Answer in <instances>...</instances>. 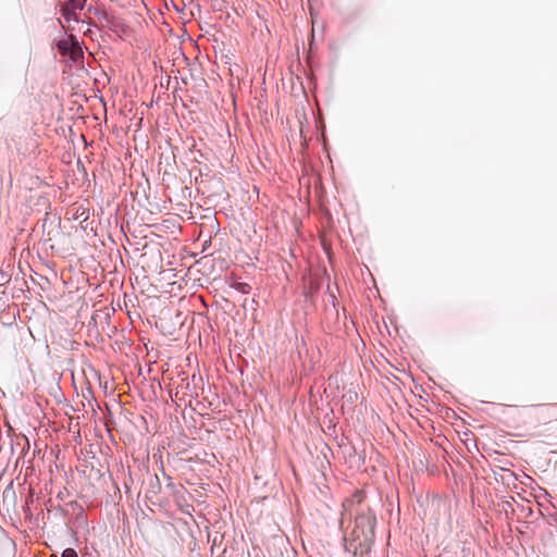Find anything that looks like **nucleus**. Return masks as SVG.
Wrapping results in <instances>:
<instances>
[{"label": "nucleus", "instance_id": "f257e3e1", "mask_svg": "<svg viewBox=\"0 0 557 557\" xmlns=\"http://www.w3.org/2000/svg\"><path fill=\"white\" fill-rule=\"evenodd\" d=\"M375 527L376 516L371 509L357 515L350 546H354L355 550H369L375 541Z\"/></svg>", "mask_w": 557, "mask_h": 557}, {"label": "nucleus", "instance_id": "f03ea898", "mask_svg": "<svg viewBox=\"0 0 557 557\" xmlns=\"http://www.w3.org/2000/svg\"><path fill=\"white\" fill-rule=\"evenodd\" d=\"M57 48L62 55H70L74 61L83 57L82 47L77 38L71 35L67 39L59 40Z\"/></svg>", "mask_w": 557, "mask_h": 557}, {"label": "nucleus", "instance_id": "7ed1b4c3", "mask_svg": "<svg viewBox=\"0 0 557 557\" xmlns=\"http://www.w3.org/2000/svg\"><path fill=\"white\" fill-rule=\"evenodd\" d=\"M69 506L73 509L75 515L73 521L74 527L76 529L86 530L88 528V520L84 508L77 502H70Z\"/></svg>", "mask_w": 557, "mask_h": 557}, {"label": "nucleus", "instance_id": "20e7f679", "mask_svg": "<svg viewBox=\"0 0 557 557\" xmlns=\"http://www.w3.org/2000/svg\"><path fill=\"white\" fill-rule=\"evenodd\" d=\"M62 16L63 18L66 21V22H78V16L77 14L75 13V10L69 8V7H65L63 10H62Z\"/></svg>", "mask_w": 557, "mask_h": 557}, {"label": "nucleus", "instance_id": "39448f33", "mask_svg": "<svg viewBox=\"0 0 557 557\" xmlns=\"http://www.w3.org/2000/svg\"><path fill=\"white\" fill-rule=\"evenodd\" d=\"M221 540H222V536H220V541ZM211 541H212L211 555H216V557H221L226 552V548L219 550V544H218L219 536L218 535H214Z\"/></svg>", "mask_w": 557, "mask_h": 557}, {"label": "nucleus", "instance_id": "423d86ee", "mask_svg": "<svg viewBox=\"0 0 557 557\" xmlns=\"http://www.w3.org/2000/svg\"><path fill=\"white\" fill-rule=\"evenodd\" d=\"M87 0H66V7L73 10H83Z\"/></svg>", "mask_w": 557, "mask_h": 557}, {"label": "nucleus", "instance_id": "0eeeda50", "mask_svg": "<svg viewBox=\"0 0 557 557\" xmlns=\"http://www.w3.org/2000/svg\"><path fill=\"white\" fill-rule=\"evenodd\" d=\"M234 288L242 294H248L250 290V286L247 283H236Z\"/></svg>", "mask_w": 557, "mask_h": 557}, {"label": "nucleus", "instance_id": "6e6552de", "mask_svg": "<svg viewBox=\"0 0 557 557\" xmlns=\"http://www.w3.org/2000/svg\"><path fill=\"white\" fill-rule=\"evenodd\" d=\"M61 557H78V554L74 548H65L62 552Z\"/></svg>", "mask_w": 557, "mask_h": 557}, {"label": "nucleus", "instance_id": "1a4fd4ad", "mask_svg": "<svg viewBox=\"0 0 557 557\" xmlns=\"http://www.w3.org/2000/svg\"><path fill=\"white\" fill-rule=\"evenodd\" d=\"M508 507H511V503H510V502H504V503H503V508H504V510H505L506 512H507V510H508Z\"/></svg>", "mask_w": 557, "mask_h": 557}, {"label": "nucleus", "instance_id": "9d476101", "mask_svg": "<svg viewBox=\"0 0 557 557\" xmlns=\"http://www.w3.org/2000/svg\"><path fill=\"white\" fill-rule=\"evenodd\" d=\"M356 398H357V393L349 392V400L354 401V399H356Z\"/></svg>", "mask_w": 557, "mask_h": 557}, {"label": "nucleus", "instance_id": "9b49d317", "mask_svg": "<svg viewBox=\"0 0 557 557\" xmlns=\"http://www.w3.org/2000/svg\"><path fill=\"white\" fill-rule=\"evenodd\" d=\"M152 481H154V482H156V484H157V486H158V487L160 486V481H159L158 475H153Z\"/></svg>", "mask_w": 557, "mask_h": 557}, {"label": "nucleus", "instance_id": "f8f14e48", "mask_svg": "<svg viewBox=\"0 0 557 557\" xmlns=\"http://www.w3.org/2000/svg\"><path fill=\"white\" fill-rule=\"evenodd\" d=\"M125 488H126V493L131 492V487L128 485H125Z\"/></svg>", "mask_w": 557, "mask_h": 557}]
</instances>
